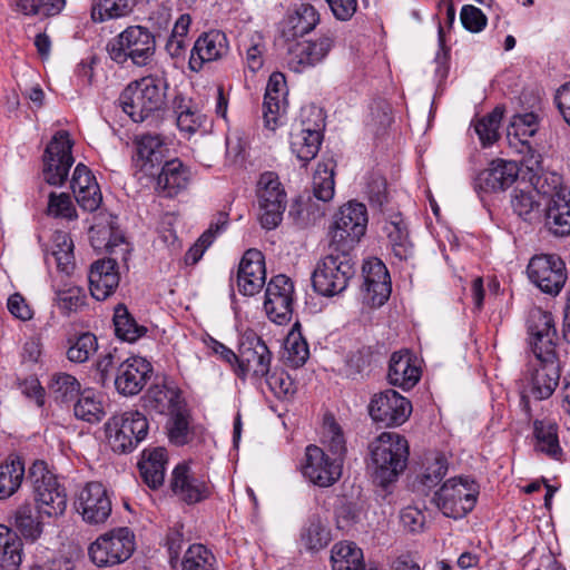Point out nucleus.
Listing matches in <instances>:
<instances>
[{
  "label": "nucleus",
  "mask_w": 570,
  "mask_h": 570,
  "mask_svg": "<svg viewBox=\"0 0 570 570\" xmlns=\"http://www.w3.org/2000/svg\"><path fill=\"white\" fill-rule=\"evenodd\" d=\"M168 463L167 450L158 446L146 449L138 462V469L144 482L153 490L163 487Z\"/></svg>",
  "instance_id": "obj_32"
},
{
  "label": "nucleus",
  "mask_w": 570,
  "mask_h": 570,
  "mask_svg": "<svg viewBox=\"0 0 570 570\" xmlns=\"http://www.w3.org/2000/svg\"><path fill=\"white\" fill-rule=\"evenodd\" d=\"M271 392L277 397L283 399L295 393L296 386L294 380L283 370H275L264 376Z\"/></svg>",
  "instance_id": "obj_58"
},
{
  "label": "nucleus",
  "mask_w": 570,
  "mask_h": 570,
  "mask_svg": "<svg viewBox=\"0 0 570 570\" xmlns=\"http://www.w3.org/2000/svg\"><path fill=\"white\" fill-rule=\"evenodd\" d=\"M156 189L165 197H174L186 189L190 181V170L179 159L163 163L156 173Z\"/></svg>",
  "instance_id": "obj_30"
},
{
  "label": "nucleus",
  "mask_w": 570,
  "mask_h": 570,
  "mask_svg": "<svg viewBox=\"0 0 570 570\" xmlns=\"http://www.w3.org/2000/svg\"><path fill=\"white\" fill-rule=\"evenodd\" d=\"M21 561V539L7 525L0 524V569L18 570Z\"/></svg>",
  "instance_id": "obj_37"
},
{
  "label": "nucleus",
  "mask_w": 570,
  "mask_h": 570,
  "mask_svg": "<svg viewBox=\"0 0 570 570\" xmlns=\"http://www.w3.org/2000/svg\"><path fill=\"white\" fill-rule=\"evenodd\" d=\"M112 417L122 426H126L129 433L138 438L140 442L147 436L149 424L147 417L139 411L131 410Z\"/></svg>",
  "instance_id": "obj_59"
},
{
  "label": "nucleus",
  "mask_w": 570,
  "mask_h": 570,
  "mask_svg": "<svg viewBox=\"0 0 570 570\" xmlns=\"http://www.w3.org/2000/svg\"><path fill=\"white\" fill-rule=\"evenodd\" d=\"M75 416L79 420L97 423L105 416L102 404L91 391H83L73 406Z\"/></svg>",
  "instance_id": "obj_54"
},
{
  "label": "nucleus",
  "mask_w": 570,
  "mask_h": 570,
  "mask_svg": "<svg viewBox=\"0 0 570 570\" xmlns=\"http://www.w3.org/2000/svg\"><path fill=\"white\" fill-rule=\"evenodd\" d=\"M333 38L322 36L315 41H301L295 43L288 52V65L295 72H302L307 67L321 62L333 46Z\"/></svg>",
  "instance_id": "obj_27"
},
{
  "label": "nucleus",
  "mask_w": 570,
  "mask_h": 570,
  "mask_svg": "<svg viewBox=\"0 0 570 570\" xmlns=\"http://www.w3.org/2000/svg\"><path fill=\"white\" fill-rule=\"evenodd\" d=\"M259 222L263 228L274 229L283 219L286 208V193L278 176L273 171L263 173L257 184Z\"/></svg>",
  "instance_id": "obj_9"
},
{
  "label": "nucleus",
  "mask_w": 570,
  "mask_h": 570,
  "mask_svg": "<svg viewBox=\"0 0 570 570\" xmlns=\"http://www.w3.org/2000/svg\"><path fill=\"white\" fill-rule=\"evenodd\" d=\"M72 140L66 130L57 131L43 155V177L52 186H61L75 163L71 154Z\"/></svg>",
  "instance_id": "obj_11"
},
{
  "label": "nucleus",
  "mask_w": 570,
  "mask_h": 570,
  "mask_svg": "<svg viewBox=\"0 0 570 570\" xmlns=\"http://www.w3.org/2000/svg\"><path fill=\"white\" fill-rule=\"evenodd\" d=\"M331 561L333 570H362L365 567L362 550L350 541L333 546Z\"/></svg>",
  "instance_id": "obj_40"
},
{
  "label": "nucleus",
  "mask_w": 570,
  "mask_h": 570,
  "mask_svg": "<svg viewBox=\"0 0 570 570\" xmlns=\"http://www.w3.org/2000/svg\"><path fill=\"white\" fill-rule=\"evenodd\" d=\"M265 283V257L258 249L250 248L245 252L238 265V291L245 296H253L261 292Z\"/></svg>",
  "instance_id": "obj_20"
},
{
  "label": "nucleus",
  "mask_w": 570,
  "mask_h": 570,
  "mask_svg": "<svg viewBox=\"0 0 570 570\" xmlns=\"http://www.w3.org/2000/svg\"><path fill=\"white\" fill-rule=\"evenodd\" d=\"M132 10V0H99L92 6L91 18L104 22L128 16Z\"/></svg>",
  "instance_id": "obj_51"
},
{
  "label": "nucleus",
  "mask_w": 570,
  "mask_h": 570,
  "mask_svg": "<svg viewBox=\"0 0 570 570\" xmlns=\"http://www.w3.org/2000/svg\"><path fill=\"white\" fill-rule=\"evenodd\" d=\"M181 570H218L214 553L204 544L188 547L181 560Z\"/></svg>",
  "instance_id": "obj_47"
},
{
  "label": "nucleus",
  "mask_w": 570,
  "mask_h": 570,
  "mask_svg": "<svg viewBox=\"0 0 570 570\" xmlns=\"http://www.w3.org/2000/svg\"><path fill=\"white\" fill-rule=\"evenodd\" d=\"M420 377L421 370L409 351H399L392 354L387 372L390 384L406 391L415 386Z\"/></svg>",
  "instance_id": "obj_31"
},
{
  "label": "nucleus",
  "mask_w": 570,
  "mask_h": 570,
  "mask_svg": "<svg viewBox=\"0 0 570 570\" xmlns=\"http://www.w3.org/2000/svg\"><path fill=\"white\" fill-rule=\"evenodd\" d=\"M106 50L118 65H126L130 60L137 67H146L155 56L156 38L147 27L129 26L108 41Z\"/></svg>",
  "instance_id": "obj_3"
},
{
  "label": "nucleus",
  "mask_w": 570,
  "mask_h": 570,
  "mask_svg": "<svg viewBox=\"0 0 570 570\" xmlns=\"http://www.w3.org/2000/svg\"><path fill=\"white\" fill-rule=\"evenodd\" d=\"M28 478L31 480L35 501L39 517L58 518L67 508L65 488L58 482L43 461H36L29 468Z\"/></svg>",
  "instance_id": "obj_4"
},
{
  "label": "nucleus",
  "mask_w": 570,
  "mask_h": 570,
  "mask_svg": "<svg viewBox=\"0 0 570 570\" xmlns=\"http://www.w3.org/2000/svg\"><path fill=\"white\" fill-rule=\"evenodd\" d=\"M411 412V402L394 390H385L374 394L368 404V413L373 421L384 426L403 424Z\"/></svg>",
  "instance_id": "obj_15"
},
{
  "label": "nucleus",
  "mask_w": 570,
  "mask_h": 570,
  "mask_svg": "<svg viewBox=\"0 0 570 570\" xmlns=\"http://www.w3.org/2000/svg\"><path fill=\"white\" fill-rule=\"evenodd\" d=\"M144 406L158 414H169L178 411L185 401L180 391L174 385H151L142 397Z\"/></svg>",
  "instance_id": "obj_33"
},
{
  "label": "nucleus",
  "mask_w": 570,
  "mask_h": 570,
  "mask_svg": "<svg viewBox=\"0 0 570 570\" xmlns=\"http://www.w3.org/2000/svg\"><path fill=\"white\" fill-rule=\"evenodd\" d=\"M287 86L285 76L282 72H273L267 81L264 101L263 118L265 126L275 129L282 112L287 107Z\"/></svg>",
  "instance_id": "obj_26"
},
{
  "label": "nucleus",
  "mask_w": 570,
  "mask_h": 570,
  "mask_svg": "<svg viewBox=\"0 0 570 570\" xmlns=\"http://www.w3.org/2000/svg\"><path fill=\"white\" fill-rule=\"evenodd\" d=\"M97 337L89 332L79 335L67 351V357L73 363H85L97 352Z\"/></svg>",
  "instance_id": "obj_55"
},
{
  "label": "nucleus",
  "mask_w": 570,
  "mask_h": 570,
  "mask_svg": "<svg viewBox=\"0 0 570 570\" xmlns=\"http://www.w3.org/2000/svg\"><path fill=\"white\" fill-rule=\"evenodd\" d=\"M316 122L313 129H295L291 135V149L296 157L306 165L314 159L320 150L325 127V118L322 110H313Z\"/></svg>",
  "instance_id": "obj_25"
},
{
  "label": "nucleus",
  "mask_w": 570,
  "mask_h": 570,
  "mask_svg": "<svg viewBox=\"0 0 570 570\" xmlns=\"http://www.w3.org/2000/svg\"><path fill=\"white\" fill-rule=\"evenodd\" d=\"M323 444L326 453L332 458L341 459V462L344 463L347 451L346 441L342 428L332 414H326L324 416Z\"/></svg>",
  "instance_id": "obj_44"
},
{
  "label": "nucleus",
  "mask_w": 570,
  "mask_h": 570,
  "mask_svg": "<svg viewBox=\"0 0 570 570\" xmlns=\"http://www.w3.org/2000/svg\"><path fill=\"white\" fill-rule=\"evenodd\" d=\"M86 298L85 289L76 285H69L56 291L57 304L66 315L80 309L86 304Z\"/></svg>",
  "instance_id": "obj_56"
},
{
  "label": "nucleus",
  "mask_w": 570,
  "mask_h": 570,
  "mask_svg": "<svg viewBox=\"0 0 570 570\" xmlns=\"http://www.w3.org/2000/svg\"><path fill=\"white\" fill-rule=\"evenodd\" d=\"M539 129V118L534 112L514 115L508 135H513L522 144H527L528 138L535 135Z\"/></svg>",
  "instance_id": "obj_57"
},
{
  "label": "nucleus",
  "mask_w": 570,
  "mask_h": 570,
  "mask_svg": "<svg viewBox=\"0 0 570 570\" xmlns=\"http://www.w3.org/2000/svg\"><path fill=\"white\" fill-rule=\"evenodd\" d=\"M528 276L543 293L557 295L567 281L566 265L557 255H535L528 264Z\"/></svg>",
  "instance_id": "obj_14"
},
{
  "label": "nucleus",
  "mask_w": 570,
  "mask_h": 570,
  "mask_svg": "<svg viewBox=\"0 0 570 570\" xmlns=\"http://www.w3.org/2000/svg\"><path fill=\"white\" fill-rule=\"evenodd\" d=\"M294 284L284 274L271 278L266 285L264 309L268 318L276 324L291 321L293 314Z\"/></svg>",
  "instance_id": "obj_16"
},
{
  "label": "nucleus",
  "mask_w": 570,
  "mask_h": 570,
  "mask_svg": "<svg viewBox=\"0 0 570 570\" xmlns=\"http://www.w3.org/2000/svg\"><path fill=\"white\" fill-rule=\"evenodd\" d=\"M503 118V108L498 106L490 114L476 120L474 131L483 147L491 146L499 138V127Z\"/></svg>",
  "instance_id": "obj_50"
},
{
  "label": "nucleus",
  "mask_w": 570,
  "mask_h": 570,
  "mask_svg": "<svg viewBox=\"0 0 570 570\" xmlns=\"http://www.w3.org/2000/svg\"><path fill=\"white\" fill-rule=\"evenodd\" d=\"M301 469L303 476L311 483L328 488L341 479L343 462L338 458H332L324 449L311 444L305 449Z\"/></svg>",
  "instance_id": "obj_13"
},
{
  "label": "nucleus",
  "mask_w": 570,
  "mask_h": 570,
  "mask_svg": "<svg viewBox=\"0 0 570 570\" xmlns=\"http://www.w3.org/2000/svg\"><path fill=\"white\" fill-rule=\"evenodd\" d=\"M366 194L372 205L383 206L387 200V184L383 176L371 174L366 181Z\"/></svg>",
  "instance_id": "obj_61"
},
{
  "label": "nucleus",
  "mask_w": 570,
  "mask_h": 570,
  "mask_svg": "<svg viewBox=\"0 0 570 570\" xmlns=\"http://www.w3.org/2000/svg\"><path fill=\"white\" fill-rule=\"evenodd\" d=\"M533 435L535 439L534 449L559 460L562 455V449L558 438V424L551 419L533 421Z\"/></svg>",
  "instance_id": "obj_35"
},
{
  "label": "nucleus",
  "mask_w": 570,
  "mask_h": 570,
  "mask_svg": "<svg viewBox=\"0 0 570 570\" xmlns=\"http://www.w3.org/2000/svg\"><path fill=\"white\" fill-rule=\"evenodd\" d=\"M135 81L150 115L163 109L166 105L167 80L161 76L149 75Z\"/></svg>",
  "instance_id": "obj_38"
},
{
  "label": "nucleus",
  "mask_w": 570,
  "mask_h": 570,
  "mask_svg": "<svg viewBox=\"0 0 570 570\" xmlns=\"http://www.w3.org/2000/svg\"><path fill=\"white\" fill-rule=\"evenodd\" d=\"M151 371L150 363L145 358L139 356L127 358L117 368L116 390L125 396L138 394L146 385Z\"/></svg>",
  "instance_id": "obj_21"
},
{
  "label": "nucleus",
  "mask_w": 570,
  "mask_h": 570,
  "mask_svg": "<svg viewBox=\"0 0 570 570\" xmlns=\"http://www.w3.org/2000/svg\"><path fill=\"white\" fill-rule=\"evenodd\" d=\"M118 104L122 111L135 122H141L150 116L136 81L130 82L121 91Z\"/></svg>",
  "instance_id": "obj_42"
},
{
  "label": "nucleus",
  "mask_w": 570,
  "mask_h": 570,
  "mask_svg": "<svg viewBox=\"0 0 570 570\" xmlns=\"http://www.w3.org/2000/svg\"><path fill=\"white\" fill-rule=\"evenodd\" d=\"M383 232L394 258L406 262L414 256V244L410 237L407 224L400 213L391 215L385 220Z\"/></svg>",
  "instance_id": "obj_29"
},
{
  "label": "nucleus",
  "mask_w": 570,
  "mask_h": 570,
  "mask_svg": "<svg viewBox=\"0 0 570 570\" xmlns=\"http://www.w3.org/2000/svg\"><path fill=\"white\" fill-rule=\"evenodd\" d=\"M169 489L173 494L186 504H196L212 495V487L194 474L186 462L178 463L171 471Z\"/></svg>",
  "instance_id": "obj_18"
},
{
  "label": "nucleus",
  "mask_w": 570,
  "mask_h": 570,
  "mask_svg": "<svg viewBox=\"0 0 570 570\" xmlns=\"http://www.w3.org/2000/svg\"><path fill=\"white\" fill-rule=\"evenodd\" d=\"M478 485L469 478H452L434 493L433 502L448 518L460 519L473 510Z\"/></svg>",
  "instance_id": "obj_7"
},
{
  "label": "nucleus",
  "mask_w": 570,
  "mask_h": 570,
  "mask_svg": "<svg viewBox=\"0 0 570 570\" xmlns=\"http://www.w3.org/2000/svg\"><path fill=\"white\" fill-rule=\"evenodd\" d=\"M301 541L309 551H318L331 541L330 530L318 515L308 518L301 532Z\"/></svg>",
  "instance_id": "obj_46"
},
{
  "label": "nucleus",
  "mask_w": 570,
  "mask_h": 570,
  "mask_svg": "<svg viewBox=\"0 0 570 570\" xmlns=\"http://www.w3.org/2000/svg\"><path fill=\"white\" fill-rule=\"evenodd\" d=\"M75 508L89 524L104 523L111 513V501L99 482H88L78 493Z\"/></svg>",
  "instance_id": "obj_19"
},
{
  "label": "nucleus",
  "mask_w": 570,
  "mask_h": 570,
  "mask_svg": "<svg viewBox=\"0 0 570 570\" xmlns=\"http://www.w3.org/2000/svg\"><path fill=\"white\" fill-rule=\"evenodd\" d=\"M228 41L224 32L212 30L203 33L194 43L189 57V68L193 71L202 70L205 62L223 58L228 52Z\"/></svg>",
  "instance_id": "obj_23"
},
{
  "label": "nucleus",
  "mask_w": 570,
  "mask_h": 570,
  "mask_svg": "<svg viewBox=\"0 0 570 570\" xmlns=\"http://www.w3.org/2000/svg\"><path fill=\"white\" fill-rule=\"evenodd\" d=\"M534 358L528 364L525 381L530 393L535 400L549 399L560 381V365L557 353L533 354Z\"/></svg>",
  "instance_id": "obj_12"
},
{
  "label": "nucleus",
  "mask_w": 570,
  "mask_h": 570,
  "mask_svg": "<svg viewBox=\"0 0 570 570\" xmlns=\"http://www.w3.org/2000/svg\"><path fill=\"white\" fill-rule=\"evenodd\" d=\"M48 215L53 217H61L67 219L77 218L76 208L71 202V198L66 193H50L48 200Z\"/></svg>",
  "instance_id": "obj_60"
},
{
  "label": "nucleus",
  "mask_w": 570,
  "mask_h": 570,
  "mask_svg": "<svg viewBox=\"0 0 570 570\" xmlns=\"http://www.w3.org/2000/svg\"><path fill=\"white\" fill-rule=\"evenodd\" d=\"M528 332L533 354L556 353L557 330L551 313L533 311L528 321Z\"/></svg>",
  "instance_id": "obj_24"
},
{
  "label": "nucleus",
  "mask_w": 570,
  "mask_h": 570,
  "mask_svg": "<svg viewBox=\"0 0 570 570\" xmlns=\"http://www.w3.org/2000/svg\"><path fill=\"white\" fill-rule=\"evenodd\" d=\"M136 167L148 177H155L160 165L165 163L167 151L163 138L157 134H144L136 138Z\"/></svg>",
  "instance_id": "obj_22"
},
{
  "label": "nucleus",
  "mask_w": 570,
  "mask_h": 570,
  "mask_svg": "<svg viewBox=\"0 0 570 570\" xmlns=\"http://www.w3.org/2000/svg\"><path fill=\"white\" fill-rule=\"evenodd\" d=\"M446 472L448 466L444 459H435V461L426 468L425 472L420 478V484L423 488L422 491L425 489L430 490L438 485L439 482L445 476Z\"/></svg>",
  "instance_id": "obj_64"
},
{
  "label": "nucleus",
  "mask_w": 570,
  "mask_h": 570,
  "mask_svg": "<svg viewBox=\"0 0 570 570\" xmlns=\"http://www.w3.org/2000/svg\"><path fill=\"white\" fill-rule=\"evenodd\" d=\"M106 431L108 433L109 444L116 453H129L140 443L138 438L129 433V430L114 417L106 423Z\"/></svg>",
  "instance_id": "obj_48"
},
{
  "label": "nucleus",
  "mask_w": 570,
  "mask_h": 570,
  "mask_svg": "<svg viewBox=\"0 0 570 570\" xmlns=\"http://www.w3.org/2000/svg\"><path fill=\"white\" fill-rule=\"evenodd\" d=\"M320 22V13L309 3H301L287 16L282 35L286 40H294L311 32Z\"/></svg>",
  "instance_id": "obj_34"
},
{
  "label": "nucleus",
  "mask_w": 570,
  "mask_h": 570,
  "mask_svg": "<svg viewBox=\"0 0 570 570\" xmlns=\"http://www.w3.org/2000/svg\"><path fill=\"white\" fill-rule=\"evenodd\" d=\"M370 450L374 482L386 488L405 470L410 454L409 443L399 433L383 432L370 444Z\"/></svg>",
  "instance_id": "obj_1"
},
{
  "label": "nucleus",
  "mask_w": 570,
  "mask_h": 570,
  "mask_svg": "<svg viewBox=\"0 0 570 570\" xmlns=\"http://www.w3.org/2000/svg\"><path fill=\"white\" fill-rule=\"evenodd\" d=\"M51 255L56 261L58 269L67 274L75 266L73 243L65 232H55L52 235Z\"/></svg>",
  "instance_id": "obj_49"
},
{
  "label": "nucleus",
  "mask_w": 570,
  "mask_h": 570,
  "mask_svg": "<svg viewBox=\"0 0 570 570\" xmlns=\"http://www.w3.org/2000/svg\"><path fill=\"white\" fill-rule=\"evenodd\" d=\"M14 527L20 533L30 540H36L42 532V524L39 517L33 513L30 503L21 504L14 512Z\"/></svg>",
  "instance_id": "obj_52"
},
{
  "label": "nucleus",
  "mask_w": 570,
  "mask_h": 570,
  "mask_svg": "<svg viewBox=\"0 0 570 570\" xmlns=\"http://www.w3.org/2000/svg\"><path fill=\"white\" fill-rule=\"evenodd\" d=\"M460 17L463 27L471 32H480L487 26L485 14L474 6H463Z\"/></svg>",
  "instance_id": "obj_63"
},
{
  "label": "nucleus",
  "mask_w": 570,
  "mask_h": 570,
  "mask_svg": "<svg viewBox=\"0 0 570 570\" xmlns=\"http://www.w3.org/2000/svg\"><path fill=\"white\" fill-rule=\"evenodd\" d=\"M520 167L514 160L493 159L488 168L480 171L474 179V190L483 199V194L504 191L519 177Z\"/></svg>",
  "instance_id": "obj_17"
},
{
  "label": "nucleus",
  "mask_w": 570,
  "mask_h": 570,
  "mask_svg": "<svg viewBox=\"0 0 570 570\" xmlns=\"http://www.w3.org/2000/svg\"><path fill=\"white\" fill-rule=\"evenodd\" d=\"M334 167L335 163L332 159L317 164L313 175L312 190L318 200L328 202L334 196Z\"/></svg>",
  "instance_id": "obj_45"
},
{
  "label": "nucleus",
  "mask_w": 570,
  "mask_h": 570,
  "mask_svg": "<svg viewBox=\"0 0 570 570\" xmlns=\"http://www.w3.org/2000/svg\"><path fill=\"white\" fill-rule=\"evenodd\" d=\"M239 362L235 366V374L243 381L248 375L254 380H262L271 371L272 352L265 342L254 332H246L238 345Z\"/></svg>",
  "instance_id": "obj_10"
},
{
  "label": "nucleus",
  "mask_w": 570,
  "mask_h": 570,
  "mask_svg": "<svg viewBox=\"0 0 570 570\" xmlns=\"http://www.w3.org/2000/svg\"><path fill=\"white\" fill-rule=\"evenodd\" d=\"M135 534L128 528H118L100 535L88 548L90 560L98 567L125 562L135 551Z\"/></svg>",
  "instance_id": "obj_8"
},
{
  "label": "nucleus",
  "mask_w": 570,
  "mask_h": 570,
  "mask_svg": "<svg viewBox=\"0 0 570 570\" xmlns=\"http://www.w3.org/2000/svg\"><path fill=\"white\" fill-rule=\"evenodd\" d=\"M299 327L301 325L296 323L284 343V362L293 368L303 366L309 357L308 344L303 337Z\"/></svg>",
  "instance_id": "obj_41"
},
{
  "label": "nucleus",
  "mask_w": 570,
  "mask_h": 570,
  "mask_svg": "<svg viewBox=\"0 0 570 570\" xmlns=\"http://www.w3.org/2000/svg\"><path fill=\"white\" fill-rule=\"evenodd\" d=\"M512 208L514 213L524 220L532 219V214L538 209L539 204L531 193L522 190L515 191L512 198Z\"/></svg>",
  "instance_id": "obj_62"
},
{
  "label": "nucleus",
  "mask_w": 570,
  "mask_h": 570,
  "mask_svg": "<svg viewBox=\"0 0 570 570\" xmlns=\"http://www.w3.org/2000/svg\"><path fill=\"white\" fill-rule=\"evenodd\" d=\"M170 417L167 423L168 436L173 444L184 445L189 439V412L186 403L178 411L168 414Z\"/></svg>",
  "instance_id": "obj_53"
},
{
  "label": "nucleus",
  "mask_w": 570,
  "mask_h": 570,
  "mask_svg": "<svg viewBox=\"0 0 570 570\" xmlns=\"http://www.w3.org/2000/svg\"><path fill=\"white\" fill-rule=\"evenodd\" d=\"M48 392L57 404H70L80 396L81 385L71 374L57 372L50 376Z\"/></svg>",
  "instance_id": "obj_39"
},
{
  "label": "nucleus",
  "mask_w": 570,
  "mask_h": 570,
  "mask_svg": "<svg viewBox=\"0 0 570 570\" xmlns=\"http://www.w3.org/2000/svg\"><path fill=\"white\" fill-rule=\"evenodd\" d=\"M114 326L117 337L129 343L136 342L147 333V328L136 322L124 304L115 307Z\"/></svg>",
  "instance_id": "obj_43"
},
{
  "label": "nucleus",
  "mask_w": 570,
  "mask_h": 570,
  "mask_svg": "<svg viewBox=\"0 0 570 570\" xmlns=\"http://www.w3.org/2000/svg\"><path fill=\"white\" fill-rule=\"evenodd\" d=\"M24 463L18 455L10 454L0 463V500L13 495L24 478Z\"/></svg>",
  "instance_id": "obj_36"
},
{
  "label": "nucleus",
  "mask_w": 570,
  "mask_h": 570,
  "mask_svg": "<svg viewBox=\"0 0 570 570\" xmlns=\"http://www.w3.org/2000/svg\"><path fill=\"white\" fill-rule=\"evenodd\" d=\"M367 223V209L364 204L355 200L344 204L334 215L330 228L331 240L328 246L352 253L355 245L365 235Z\"/></svg>",
  "instance_id": "obj_5"
},
{
  "label": "nucleus",
  "mask_w": 570,
  "mask_h": 570,
  "mask_svg": "<svg viewBox=\"0 0 570 570\" xmlns=\"http://www.w3.org/2000/svg\"><path fill=\"white\" fill-rule=\"evenodd\" d=\"M355 274L352 253L328 246L327 254L322 257L312 274L314 291L326 297L343 293Z\"/></svg>",
  "instance_id": "obj_2"
},
{
  "label": "nucleus",
  "mask_w": 570,
  "mask_h": 570,
  "mask_svg": "<svg viewBox=\"0 0 570 570\" xmlns=\"http://www.w3.org/2000/svg\"><path fill=\"white\" fill-rule=\"evenodd\" d=\"M118 264L115 258L108 257L95 262L89 272V289L97 301L108 298L119 285Z\"/></svg>",
  "instance_id": "obj_28"
},
{
  "label": "nucleus",
  "mask_w": 570,
  "mask_h": 570,
  "mask_svg": "<svg viewBox=\"0 0 570 570\" xmlns=\"http://www.w3.org/2000/svg\"><path fill=\"white\" fill-rule=\"evenodd\" d=\"M561 176L544 174L537 178L535 187L543 195H551L547 207V225L557 236L570 235V190L560 189Z\"/></svg>",
  "instance_id": "obj_6"
}]
</instances>
